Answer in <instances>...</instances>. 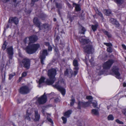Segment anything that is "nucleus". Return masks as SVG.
Segmentation results:
<instances>
[{
	"instance_id": "nucleus-1",
	"label": "nucleus",
	"mask_w": 126,
	"mask_h": 126,
	"mask_svg": "<svg viewBox=\"0 0 126 126\" xmlns=\"http://www.w3.org/2000/svg\"><path fill=\"white\" fill-rule=\"evenodd\" d=\"M29 38L26 37L24 40V42L25 44L29 43V45L26 47V50L28 53L32 54L35 52L39 47L40 46L38 44H33L30 45V42H29Z\"/></svg>"
},
{
	"instance_id": "nucleus-2",
	"label": "nucleus",
	"mask_w": 126,
	"mask_h": 126,
	"mask_svg": "<svg viewBox=\"0 0 126 126\" xmlns=\"http://www.w3.org/2000/svg\"><path fill=\"white\" fill-rule=\"evenodd\" d=\"M47 74L49 79H47L46 83L48 85H52L56 80L55 76L56 74V70L54 68L48 70Z\"/></svg>"
},
{
	"instance_id": "nucleus-3",
	"label": "nucleus",
	"mask_w": 126,
	"mask_h": 126,
	"mask_svg": "<svg viewBox=\"0 0 126 126\" xmlns=\"http://www.w3.org/2000/svg\"><path fill=\"white\" fill-rule=\"evenodd\" d=\"M34 111L35 118L32 117L33 120L35 121H38L40 118L39 115L38 114V111L37 110H34L33 109H29L26 111V115L24 116L25 119H27L29 121L30 120V118L29 117L33 113V111Z\"/></svg>"
},
{
	"instance_id": "nucleus-4",
	"label": "nucleus",
	"mask_w": 126,
	"mask_h": 126,
	"mask_svg": "<svg viewBox=\"0 0 126 126\" xmlns=\"http://www.w3.org/2000/svg\"><path fill=\"white\" fill-rule=\"evenodd\" d=\"M47 100V96L45 94V93H44L43 95L38 98L37 100L36 103L39 105H42L46 102Z\"/></svg>"
},
{
	"instance_id": "nucleus-5",
	"label": "nucleus",
	"mask_w": 126,
	"mask_h": 126,
	"mask_svg": "<svg viewBox=\"0 0 126 126\" xmlns=\"http://www.w3.org/2000/svg\"><path fill=\"white\" fill-rule=\"evenodd\" d=\"M84 51L87 54L93 53L94 52V48L92 45H88L84 48Z\"/></svg>"
},
{
	"instance_id": "nucleus-6",
	"label": "nucleus",
	"mask_w": 126,
	"mask_h": 126,
	"mask_svg": "<svg viewBox=\"0 0 126 126\" xmlns=\"http://www.w3.org/2000/svg\"><path fill=\"white\" fill-rule=\"evenodd\" d=\"M23 67L27 69L30 68V61L27 58H24L22 61Z\"/></svg>"
},
{
	"instance_id": "nucleus-7",
	"label": "nucleus",
	"mask_w": 126,
	"mask_h": 126,
	"mask_svg": "<svg viewBox=\"0 0 126 126\" xmlns=\"http://www.w3.org/2000/svg\"><path fill=\"white\" fill-rule=\"evenodd\" d=\"M62 85V84H59V81L56 82L55 84L52 85L54 88L57 89L63 95H64L65 94V90L63 87H61L60 86Z\"/></svg>"
},
{
	"instance_id": "nucleus-8",
	"label": "nucleus",
	"mask_w": 126,
	"mask_h": 126,
	"mask_svg": "<svg viewBox=\"0 0 126 126\" xmlns=\"http://www.w3.org/2000/svg\"><path fill=\"white\" fill-rule=\"evenodd\" d=\"M114 62V60H109L103 64V68L105 69H109Z\"/></svg>"
},
{
	"instance_id": "nucleus-9",
	"label": "nucleus",
	"mask_w": 126,
	"mask_h": 126,
	"mask_svg": "<svg viewBox=\"0 0 126 126\" xmlns=\"http://www.w3.org/2000/svg\"><path fill=\"white\" fill-rule=\"evenodd\" d=\"M47 55V50H44L43 51L40 52V58L41 59V63L42 64H44V60L46 56Z\"/></svg>"
},
{
	"instance_id": "nucleus-10",
	"label": "nucleus",
	"mask_w": 126,
	"mask_h": 126,
	"mask_svg": "<svg viewBox=\"0 0 126 126\" xmlns=\"http://www.w3.org/2000/svg\"><path fill=\"white\" fill-rule=\"evenodd\" d=\"M90 104L89 102H82L79 101L78 103V108L79 109H80L82 107H85L88 106Z\"/></svg>"
},
{
	"instance_id": "nucleus-11",
	"label": "nucleus",
	"mask_w": 126,
	"mask_h": 126,
	"mask_svg": "<svg viewBox=\"0 0 126 126\" xmlns=\"http://www.w3.org/2000/svg\"><path fill=\"white\" fill-rule=\"evenodd\" d=\"M119 69L116 66H113V67L112 71L115 74L116 77L118 79H121L120 74L118 71Z\"/></svg>"
},
{
	"instance_id": "nucleus-12",
	"label": "nucleus",
	"mask_w": 126,
	"mask_h": 126,
	"mask_svg": "<svg viewBox=\"0 0 126 126\" xmlns=\"http://www.w3.org/2000/svg\"><path fill=\"white\" fill-rule=\"evenodd\" d=\"M9 23L11 24L14 23L16 25H17L18 23L19 20L16 17H10L8 21Z\"/></svg>"
},
{
	"instance_id": "nucleus-13",
	"label": "nucleus",
	"mask_w": 126,
	"mask_h": 126,
	"mask_svg": "<svg viewBox=\"0 0 126 126\" xmlns=\"http://www.w3.org/2000/svg\"><path fill=\"white\" fill-rule=\"evenodd\" d=\"M29 92V90L28 87L24 86L21 88L19 91V92L22 94H26L28 93Z\"/></svg>"
},
{
	"instance_id": "nucleus-14",
	"label": "nucleus",
	"mask_w": 126,
	"mask_h": 126,
	"mask_svg": "<svg viewBox=\"0 0 126 126\" xmlns=\"http://www.w3.org/2000/svg\"><path fill=\"white\" fill-rule=\"evenodd\" d=\"M6 51L8 54V57L13 56V49L12 47L7 48Z\"/></svg>"
},
{
	"instance_id": "nucleus-15",
	"label": "nucleus",
	"mask_w": 126,
	"mask_h": 126,
	"mask_svg": "<svg viewBox=\"0 0 126 126\" xmlns=\"http://www.w3.org/2000/svg\"><path fill=\"white\" fill-rule=\"evenodd\" d=\"M33 22L36 26L39 28L40 30V25L41 24V22L38 20V18L36 17H35L33 20Z\"/></svg>"
},
{
	"instance_id": "nucleus-16",
	"label": "nucleus",
	"mask_w": 126,
	"mask_h": 126,
	"mask_svg": "<svg viewBox=\"0 0 126 126\" xmlns=\"http://www.w3.org/2000/svg\"><path fill=\"white\" fill-rule=\"evenodd\" d=\"M110 22L113 24L115 25L117 27H118L119 26V24L118 22L115 19L113 18H111L110 19Z\"/></svg>"
},
{
	"instance_id": "nucleus-17",
	"label": "nucleus",
	"mask_w": 126,
	"mask_h": 126,
	"mask_svg": "<svg viewBox=\"0 0 126 126\" xmlns=\"http://www.w3.org/2000/svg\"><path fill=\"white\" fill-rule=\"evenodd\" d=\"M72 74V71L70 69H67L64 72L65 75L69 77H71Z\"/></svg>"
},
{
	"instance_id": "nucleus-18",
	"label": "nucleus",
	"mask_w": 126,
	"mask_h": 126,
	"mask_svg": "<svg viewBox=\"0 0 126 126\" xmlns=\"http://www.w3.org/2000/svg\"><path fill=\"white\" fill-rule=\"evenodd\" d=\"M37 39V36L35 35H33L30 36L29 38V40L31 43H33L35 42Z\"/></svg>"
},
{
	"instance_id": "nucleus-19",
	"label": "nucleus",
	"mask_w": 126,
	"mask_h": 126,
	"mask_svg": "<svg viewBox=\"0 0 126 126\" xmlns=\"http://www.w3.org/2000/svg\"><path fill=\"white\" fill-rule=\"evenodd\" d=\"M73 65L75 67L74 68V70H78L79 69L78 67V63L77 60L74 59L73 61Z\"/></svg>"
},
{
	"instance_id": "nucleus-20",
	"label": "nucleus",
	"mask_w": 126,
	"mask_h": 126,
	"mask_svg": "<svg viewBox=\"0 0 126 126\" xmlns=\"http://www.w3.org/2000/svg\"><path fill=\"white\" fill-rule=\"evenodd\" d=\"M80 41V42L83 45L87 44L90 42L89 39L83 38H81Z\"/></svg>"
},
{
	"instance_id": "nucleus-21",
	"label": "nucleus",
	"mask_w": 126,
	"mask_h": 126,
	"mask_svg": "<svg viewBox=\"0 0 126 126\" xmlns=\"http://www.w3.org/2000/svg\"><path fill=\"white\" fill-rule=\"evenodd\" d=\"M72 111L71 110H68L64 114V116L67 117H69L70 115L71 114Z\"/></svg>"
},
{
	"instance_id": "nucleus-22",
	"label": "nucleus",
	"mask_w": 126,
	"mask_h": 126,
	"mask_svg": "<svg viewBox=\"0 0 126 126\" xmlns=\"http://www.w3.org/2000/svg\"><path fill=\"white\" fill-rule=\"evenodd\" d=\"M73 6H75V9L77 11H79L81 10V9L79 5L75 3H73Z\"/></svg>"
},
{
	"instance_id": "nucleus-23",
	"label": "nucleus",
	"mask_w": 126,
	"mask_h": 126,
	"mask_svg": "<svg viewBox=\"0 0 126 126\" xmlns=\"http://www.w3.org/2000/svg\"><path fill=\"white\" fill-rule=\"evenodd\" d=\"M85 31L86 30L85 28L82 26H81L79 29V33L81 34H84Z\"/></svg>"
},
{
	"instance_id": "nucleus-24",
	"label": "nucleus",
	"mask_w": 126,
	"mask_h": 126,
	"mask_svg": "<svg viewBox=\"0 0 126 126\" xmlns=\"http://www.w3.org/2000/svg\"><path fill=\"white\" fill-rule=\"evenodd\" d=\"M9 60L7 62L6 65H9L12 62V59L13 56L8 57Z\"/></svg>"
},
{
	"instance_id": "nucleus-25",
	"label": "nucleus",
	"mask_w": 126,
	"mask_h": 126,
	"mask_svg": "<svg viewBox=\"0 0 126 126\" xmlns=\"http://www.w3.org/2000/svg\"><path fill=\"white\" fill-rule=\"evenodd\" d=\"M103 13L109 16L111 13V11L110 10L105 9L103 10Z\"/></svg>"
},
{
	"instance_id": "nucleus-26",
	"label": "nucleus",
	"mask_w": 126,
	"mask_h": 126,
	"mask_svg": "<svg viewBox=\"0 0 126 126\" xmlns=\"http://www.w3.org/2000/svg\"><path fill=\"white\" fill-rule=\"evenodd\" d=\"M103 33L106 35L109 38H111V35L110 33L105 30H103Z\"/></svg>"
},
{
	"instance_id": "nucleus-27",
	"label": "nucleus",
	"mask_w": 126,
	"mask_h": 126,
	"mask_svg": "<svg viewBox=\"0 0 126 126\" xmlns=\"http://www.w3.org/2000/svg\"><path fill=\"white\" fill-rule=\"evenodd\" d=\"M92 114L95 115H98L99 114V112L97 110L95 109H93L92 110Z\"/></svg>"
},
{
	"instance_id": "nucleus-28",
	"label": "nucleus",
	"mask_w": 126,
	"mask_h": 126,
	"mask_svg": "<svg viewBox=\"0 0 126 126\" xmlns=\"http://www.w3.org/2000/svg\"><path fill=\"white\" fill-rule=\"evenodd\" d=\"M45 79V78L43 77H41L39 80V84L40 85L42 83L44 82Z\"/></svg>"
},
{
	"instance_id": "nucleus-29",
	"label": "nucleus",
	"mask_w": 126,
	"mask_h": 126,
	"mask_svg": "<svg viewBox=\"0 0 126 126\" xmlns=\"http://www.w3.org/2000/svg\"><path fill=\"white\" fill-rule=\"evenodd\" d=\"M90 103H92L93 105V106L94 108L96 107L97 106V102L96 101L93 100L90 102H89Z\"/></svg>"
},
{
	"instance_id": "nucleus-30",
	"label": "nucleus",
	"mask_w": 126,
	"mask_h": 126,
	"mask_svg": "<svg viewBox=\"0 0 126 126\" xmlns=\"http://www.w3.org/2000/svg\"><path fill=\"white\" fill-rule=\"evenodd\" d=\"M72 13L70 12H68V15L67 16V17L69 18V20H70L71 22L72 21L71 18H72V16L71 15Z\"/></svg>"
},
{
	"instance_id": "nucleus-31",
	"label": "nucleus",
	"mask_w": 126,
	"mask_h": 126,
	"mask_svg": "<svg viewBox=\"0 0 126 126\" xmlns=\"http://www.w3.org/2000/svg\"><path fill=\"white\" fill-rule=\"evenodd\" d=\"M96 13L102 18V19H103V17L102 14L99 12L97 9H96Z\"/></svg>"
},
{
	"instance_id": "nucleus-32",
	"label": "nucleus",
	"mask_w": 126,
	"mask_h": 126,
	"mask_svg": "<svg viewBox=\"0 0 126 126\" xmlns=\"http://www.w3.org/2000/svg\"><path fill=\"white\" fill-rule=\"evenodd\" d=\"M98 25L97 24H95L94 25H92V29L94 31H95L97 29Z\"/></svg>"
},
{
	"instance_id": "nucleus-33",
	"label": "nucleus",
	"mask_w": 126,
	"mask_h": 126,
	"mask_svg": "<svg viewBox=\"0 0 126 126\" xmlns=\"http://www.w3.org/2000/svg\"><path fill=\"white\" fill-rule=\"evenodd\" d=\"M16 75V74L15 73H13L12 74H10L9 75V79L10 80H11V79Z\"/></svg>"
},
{
	"instance_id": "nucleus-34",
	"label": "nucleus",
	"mask_w": 126,
	"mask_h": 126,
	"mask_svg": "<svg viewBox=\"0 0 126 126\" xmlns=\"http://www.w3.org/2000/svg\"><path fill=\"white\" fill-rule=\"evenodd\" d=\"M107 118L108 120H112L114 119V117L111 114L109 115Z\"/></svg>"
},
{
	"instance_id": "nucleus-35",
	"label": "nucleus",
	"mask_w": 126,
	"mask_h": 126,
	"mask_svg": "<svg viewBox=\"0 0 126 126\" xmlns=\"http://www.w3.org/2000/svg\"><path fill=\"white\" fill-rule=\"evenodd\" d=\"M56 6L57 8L59 9L62 8V5L60 3H56Z\"/></svg>"
},
{
	"instance_id": "nucleus-36",
	"label": "nucleus",
	"mask_w": 126,
	"mask_h": 126,
	"mask_svg": "<svg viewBox=\"0 0 126 126\" xmlns=\"http://www.w3.org/2000/svg\"><path fill=\"white\" fill-rule=\"evenodd\" d=\"M114 1L116 2L117 3L121 4L123 3L124 1L123 0H114Z\"/></svg>"
},
{
	"instance_id": "nucleus-37",
	"label": "nucleus",
	"mask_w": 126,
	"mask_h": 126,
	"mask_svg": "<svg viewBox=\"0 0 126 126\" xmlns=\"http://www.w3.org/2000/svg\"><path fill=\"white\" fill-rule=\"evenodd\" d=\"M75 102V99L74 98H72L71 100V102H70V105L71 106H73Z\"/></svg>"
},
{
	"instance_id": "nucleus-38",
	"label": "nucleus",
	"mask_w": 126,
	"mask_h": 126,
	"mask_svg": "<svg viewBox=\"0 0 126 126\" xmlns=\"http://www.w3.org/2000/svg\"><path fill=\"white\" fill-rule=\"evenodd\" d=\"M107 51L109 53H111L113 51V50L111 47H109L107 48Z\"/></svg>"
},
{
	"instance_id": "nucleus-39",
	"label": "nucleus",
	"mask_w": 126,
	"mask_h": 126,
	"mask_svg": "<svg viewBox=\"0 0 126 126\" xmlns=\"http://www.w3.org/2000/svg\"><path fill=\"white\" fill-rule=\"evenodd\" d=\"M104 44L107 46L109 47H111L112 46V44L111 43H104Z\"/></svg>"
},
{
	"instance_id": "nucleus-40",
	"label": "nucleus",
	"mask_w": 126,
	"mask_h": 126,
	"mask_svg": "<svg viewBox=\"0 0 126 126\" xmlns=\"http://www.w3.org/2000/svg\"><path fill=\"white\" fill-rule=\"evenodd\" d=\"M43 27L45 29H47L48 27V25L47 24H44L43 25Z\"/></svg>"
},
{
	"instance_id": "nucleus-41",
	"label": "nucleus",
	"mask_w": 126,
	"mask_h": 126,
	"mask_svg": "<svg viewBox=\"0 0 126 126\" xmlns=\"http://www.w3.org/2000/svg\"><path fill=\"white\" fill-rule=\"evenodd\" d=\"M7 43H6V42L5 41L2 47V48L3 50L5 49Z\"/></svg>"
},
{
	"instance_id": "nucleus-42",
	"label": "nucleus",
	"mask_w": 126,
	"mask_h": 126,
	"mask_svg": "<svg viewBox=\"0 0 126 126\" xmlns=\"http://www.w3.org/2000/svg\"><path fill=\"white\" fill-rule=\"evenodd\" d=\"M62 118L63 121V123L64 124H65L66 123L67 121V119L66 118L64 117H62Z\"/></svg>"
},
{
	"instance_id": "nucleus-43",
	"label": "nucleus",
	"mask_w": 126,
	"mask_h": 126,
	"mask_svg": "<svg viewBox=\"0 0 126 126\" xmlns=\"http://www.w3.org/2000/svg\"><path fill=\"white\" fill-rule=\"evenodd\" d=\"M116 122L119 124H123V122L120 121L118 119H116Z\"/></svg>"
},
{
	"instance_id": "nucleus-44",
	"label": "nucleus",
	"mask_w": 126,
	"mask_h": 126,
	"mask_svg": "<svg viewBox=\"0 0 126 126\" xmlns=\"http://www.w3.org/2000/svg\"><path fill=\"white\" fill-rule=\"evenodd\" d=\"M47 120L49 122L51 123L52 124H53V122L52 121V119L48 117H47Z\"/></svg>"
},
{
	"instance_id": "nucleus-45",
	"label": "nucleus",
	"mask_w": 126,
	"mask_h": 126,
	"mask_svg": "<svg viewBox=\"0 0 126 126\" xmlns=\"http://www.w3.org/2000/svg\"><path fill=\"white\" fill-rule=\"evenodd\" d=\"M122 113L125 116H126V109H124L122 111Z\"/></svg>"
},
{
	"instance_id": "nucleus-46",
	"label": "nucleus",
	"mask_w": 126,
	"mask_h": 126,
	"mask_svg": "<svg viewBox=\"0 0 126 126\" xmlns=\"http://www.w3.org/2000/svg\"><path fill=\"white\" fill-rule=\"evenodd\" d=\"M27 75V73L26 72H23L22 74V76L23 77H24Z\"/></svg>"
},
{
	"instance_id": "nucleus-47",
	"label": "nucleus",
	"mask_w": 126,
	"mask_h": 126,
	"mask_svg": "<svg viewBox=\"0 0 126 126\" xmlns=\"http://www.w3.org/2000/svg\"><path fill=\"white\" fill-rule=\"evenodd\" d=\"M10 0H0V1L1 2L4 3H6L9 1Z\"/></svg>"
},
{
	"instance_id": "nucleus-48",
	"label": "nucleus",
	"mask_w": 126,
	"mask_h": 126,
	"mask_svg": "<svg viewBox=\"0 0 126 126\" xmlns=\"http://www.w3.org/2000/svg\"><path fill=\"white\" fill-rule=\"evenodd\" d=\"M86 98L88 99H93V98L91 96H87L86 97Z\"/></svg>"
},
{
	"instance_id": "nucleus-49",
	"label": "nucleus",
	"mask_w": 126,
	"mask_h": 126,
	"mask_svg": "<svg viewBox=\"0 0 126 126\" xmlns=\"http://www.w3.org/2000/svg\"><path fill=\"white\" fill-rule=\"evenodd\" d=\"M13 2L15 6H16L17 3V2L16 0H13Z\"/></svg>"
},
{
	"instance_id": "nucleus-50",
	"label": "nucleus",
	"mask_w": 126,
	"mask_h": 126,
	"mask_svg": "<svg viewBox=\"0 0 126 126\" xmlns=\"http://www.w3.org/2000/svg\"><path fill=\"white\" fill-rule=\"evenodd\" d=\"M59 39H60V37L59 36H57L56 37L55 39V41L56 42L58 41H59Z\"/></svg>"
},
{
	"instance_id": "nucleus-51",
	"label": "nucleus",
	"mask_w": 126,
	"mask_h": 126,
	"mask_svg": "<svg viewBox=\"0 0 126 126\" xmlns=\"http://www.w3.org/2000/svg\"><path fill=\"white\" fill-rule=\"evenodd\" d=\"M39 0H32L31 4H33L34 3L38 1Z\"/></svg>"
},
{
	"instance_id": "nucleus-52",
	"label": "nucleus",
	"mask_w": 126,
	"mask_h": 126,
	"mask_svg": "<svg viewBox=\"0 0 126 126\" xmlns=\"http://www.w3.org/2000/svg\"><path fill=\"white\" fill-rule=\"evenodd\" d=\"M76 70V71H74L73 74L75 75V76L77 74V73L78 72V70Z\"/></svg>"
},
{
	"instance_id": "nucleus-53",
	"label": "nucleus",
	"mask_w": 126,
	"mask_h": 126,
	"mask_svg": "<svg viewBox=\"0 0 126 126\" xmlns=\"http://www.w3.org/2000/svg\"><path fill=\"white\" fill-rule=\"evenodd\" d=\"M48 49L49 51H51L52 49V47L50 46H49L48 47Z\"/></svg>"
},
{
	"instance_id": "nucleus-54",
	"label": "nucleus",
	"mask_w": 126,
	"mask_h": 126,
	"mask_svg": "<svg viewBox=\"0 0 126 126\" xmlns=\"http://www.w3.org/2000/svg\"><path fill=\"white\" fill-rule=\"evenodd\" d=\"M45 44L47 46H49V44L48 42H45Z\"/></svg>"
},
{
	"instance_id": "nucleus-55",
	"label": "nucleus",
	"mask_w": 126,
	"mask_h": 126,
	"mask_svg": "<svg viewBox=\"0 0 126 126\" xmlns=\"http://www.w3.org/2000/svg\"><path fill=\"white\" fill-rule=\"evenodd\" d=\"M123 48L124 49L126 50V46L124 44H122V45Z\"/></svg>"
},
{
	"instance_id": "nucleus-56",
	"label": "nucleus",
	"mask_w": 126,
	"mask_h": 126,
	"mask_svg": "<svg viewBox=\"0 0 126 126\" xmlns=\"http://www.w3.org/2000/svg\"><path fill=\"white\" fill-rule=\"evenodd\" d=\"M55 102H57L59 101V99L58 98H56L54 99Z\"/></svg>"
},
{
	"instance_id": "nucleus-57",
	"label": "nucleus",
	"mask_w": 126,
	"mask_h": 126,
	"mask_svg": "<svg viewBox=\"0 0 126 126\" xmlns=\"http://www.w3.org/2000/svg\"><path fill=\"white\" fill-rule=\"evenodd\" d=\"M93 60H94L93 58L92 57L91 59V60H89V61L91 63L93 62Z\"/></svg>"
},
{
	"instance_id": "nucleus-58",
	"label": "nucleus",
	"mask_w": 126,
	"mask_h": 126,
	"mask_svg": "<svg viewBox=\"0 0 126 126\" xmlns=\"http://www.w3.org/2000/svg\"><path fill=\"white\" fill-rule=\"evenodd\" d=\"M123 86L124 87H125L126 86V83L125 82H124L123 83Z\"/></svg>"
},
{
	"instance_id": "nucleus-59",
	"label": "nucleus",
	"mask_w": 126,
	"mask_h": 126,
	"mask_svg": "<svg viewBox=\"0 0 126 126\" xmlns=\"http://www.w3.org/2000/svg\"><path fill=\"white\" fill-rule=\"evenodd\" d=\"M42 113L44 114V112H45V110L44 109H43L42 110Z\"/></svg>"
},
{
	"instance_id": "nucleus-60",
	"label": "nucleus",
	"mask_w": 126,
	"mask_h": 126,
	"mask_svg": "<svg viewBox=\"0 0 126 126\" xmlns=\"http://www.w3.org/2000/svg\"><path fill=\"white\" fill-rule=\"evenodd\" d=\"M22 76L21 77H20L19 78V81H20L22 79Z\"/></svg>"
},
{
	"instance_id": "nucleus-61",
	"label": "nucleus",
	"mask_w": 126,
	"mask_h": 126,
	"mask_svg": "<svg viewBox=\"0 0 126 126\" xmlns=\"http://www.w3.org/2000/svg\"><path fill=\"white\" fill-rule=\"evenodd\" d=\"M72 18H71V19H72V20L73 19V18H74V17H75L76 16H72Z\"/></svg>"
},
{
	"instance_id": "nucleus-62",
	"label": "nucleus",
	"mask_w": 126,
	"mask_h": 126,
	"mask_svg": "<svg viewBox=\"0 0 126 126\" xmlns=\"http://www.w3.org/2000/svg\"><path fill=\"white\" fill-rule=\"evenodd\" d=\"M9 24H7V26H6V28H8L9 27Z\"/></svg>"
},
{
	"instance_id": "nucleus-63",
	"label": "nucleus",
	"mask_w": 126,
	"mask_h": 126,
	"mask_svg": "<svg viewBox=\"0 0 126 126\" xmlns=\"http://www.w3.org/2000/svg\"><path fill=\"white\" fill-rule=\"evenodd\" d=\"M19 56L20 57H22V55L21 54H20V53H19Z\"/></svg>"
},
{
	"instance_id": "nucleus-64",
	"label": "nucleus",
	"mask_w": 126,
	"mask_h": 126,
	"mask_svg": "<svg viewBox=\"0 0 126 126\" xmlns=\"http://www.w3.org/2000/svg\"><path fill=\"white\" fill-rule=\"evenodd\" d=\"M53 20L54 21H56V19L55 18H54L53 19Z\"/></svg>"
}]
</instances>
